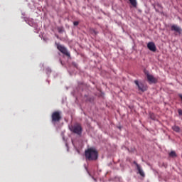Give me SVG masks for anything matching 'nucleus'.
<instances>
[{
    "label": "nucleus",
    "mask_w": 182,
    "mask_h": 182,
    "mask_svg": "<svg viewBox=\"0 0 182 182\" xmlns=\"http://www.w3.org/2000/svg\"><path fill=\"white\" fill-rule=\"evenodd\" d=\"M85 157L87 160H97V151L93 148H89L85 151Z\"/></svg>",
    "instance_id": "obj_1"
},
{
    "label": "nucleus",
    "mask_w": 182,
    "mask_h": 182,
    "mask_svg": "<svg viewBox=\"0 0 182 182\" xmlns=\"http://www.w3.org/2000/svg\"><path fill=\"white\" fill-rule=\"evenodd\" d=\"M70 132L75 133V134H77V136H82V125L80 124H76L75 125L71 126L69 127Z\"/></svg>",
    "instance_id": "obj_2"
},
{
    "label": "nucleus",
    "mask_w": 182,
    "mask_h": 182,
    "mask_svg": "<svg viewBox=\"0 0 182 182\" xmlns=\"http://www.w3.org/2000/svg\"><path fill=\"white\" fill-rule=\"evenodd\" d=\"M52 123L55 124V123H59L62 120V115L60 114V112L55 111L53 112L51 115Z\"/></svg>",
    "instance_id": "obj_3"
},
{
    "label": "nucleus",
    "mask_w": 182,
    "mask_h": 182,
    "mask_svg": "<svg viewBox=\"0 0 182 182\" xmlns=\"http://www.w3.org/2000/svg\"><path fill=\"white\" fill-rule=\"evenodd\" d=\"M57 49L61 52L63 55H65V56H68V58H70V53L68 51V49H66V47L57 44Z\"/></svg>",
    "instance_id": "obj_4"
},
{
    "label": "nucleus",
    "mask_w": 182,
    "mask_h": 182,
    "mask_svg": "<svg viewBox=\"0 0 182 182\" xmlns=\"http://www.w3.org/2000/svg\"><path fill=\"white\" fill-rule=\"evenodd\" d=\"M134 83L136 86H137L138 90L141 92H146V90H147V85H144L143 82H139V80H135Z\"/></svg>",
    "instance_id": "obj_5"
},
{
    "label": "nucleus",
    "mask_w": 182,
    "mask_h": 182,
    "mask_svg": "<svg viewBox=\"0 0 182 182\" xmlns=\"http://www.w3.org/2000/svg\"><path fill=\"white\" fill-rule=\"evenodd\" d=\"M145 75H146L149 83H157V79L154 77L153 75H150V73H149V71H145Z\"/></svg>",
    "instance_id": "obj_6"
},
{
    "label": "nucleus",
    "mask_w": 182,
    "mask_h": 182,
    "mask_svg": "<svg viewBox=\"0 0 182 182\" xmlns=\"http://www.w3.org/2000/svg\"><path fill=\"white\" fill-rule=\"evenodd\" d=\"M147 48L151 52H156V50H157V48L156 47V44H154L153 42L148 43Z\"/></svg>",
    "instance_id": "obj_7"
},
{
    "label": "nucleus",
    "mask_w": 182,
    "mask_h": 182,
    "mask_svg": "<svg viewBox=\"0 0 182 182\" xmlns=\"http://www.w3.org/2000/svg\"><path fill=\"white\" fill-rule=\"evenodd\" d=\"M171 31H174L175 32L179 33V35H181L182 29L176 25L171 26Z\"/></svg>",
    "instance_id": "obj_8"
},
{
    "label": "nucleus",
    "mask_w": 182,
    "mask_h": 182,
    "mask_svg": "<svg viewBox=\"0 0 182 182\" xmlns=\"http://www.w3.org/2000/svg\"><path fill=\"white\" fill-rule=\"evenodd\" d=\"M137 170L139 172V174L141 176V177H144V172L143 171V169H141V167H140V165H137Z\"/></svg>",
    "instance_id": "obj_9"
},
{
    "label": "nucleus",
    "mask_w": 182,
    "mask_h": 182,
    "mask_svg": "<svg viewBox=\"0 0 182 182\" xmlns=\"http://www.w3.org/2000/svg\"><path fill=\"white\" fill-rule=\"evenodd\" d=\"M132 6H137V1L136 0H129Z\"/></svg>",
    "instance_id": "obj_10"
},
{
    "label": "nucleus",
    "mask_w": 182,
    "mask_h": 182,
    "mask_svg": "<svg viewBox=\"0 0 182 182\" xmlns=\"http://www.w3.org/2000/svg\"><path fill=\"white\" fill-rule=\"evenodd\" d=\"M169 156H170V157H177V154H176V151H171L169 153Z\"/></svg>",
    "instance_id": "obj_11"
},
{
    "label": "nucleus",
    "mask_w": 182,
    "mask_h": 182,
    "mask_svg": "<svg viewBox=\"0 0 182 182\" xmlns=\"http://www.w3.org/2000/svg\"><path fill=\"white\" fill-rule=\"evenodd\" d=\"M90 32L92 35H97L98 32L96 31L94 28H90Z\"/></svg>",
    "instance_id": "obj_12"
},
{
    "label": "nucleus",
    "mask_w": 182,
    "mask_h": 182,
    "mask_svg": "<svg viewBox=\"0 0 182 182\" xmlns=\"http://www.w3.org/2000/svg\"><path fill=\"white\" fill-rule=\"evenodd\" d=\"M172 129L174 132H176V133H178V132H180V127H178V126H173Z\"/></svg>",
    "instance_id": "obj_13"
},
{
    "label": "nucleus",
    "mask_w": 182,
    "mask_h": 182,
    "mask_svg": "<svg viewBox=\"0 0 182 182\" xmlns=\"http://www.w3.org/2000/svg\"><path fill=\"white\" fill-rule=\"evenodd\" d=\"M149 116H150V119H151L152 120H156V116L154 115V114L150 113Z\"/></svg>",
    "instance_id": "obj_14"
},
{
    "label": "nucleus",
    "mask_w": 182,
    "mask_h": 182,
    "mask_svg": "<svg viewBox=\"0 0 182 182\" xmlns=\"http://www.w3.org/2000/svg\"><path fill=\"white\" fill-rule=\"evenodd\" d=\"M58 31L59 33H62V32H63V28H58Z\"/></svg>",
    "instance_id": "obj_15"
},
{
    "label": "nucleus",
    "mask_w": 182,
    "mask_h": 182,
    "mask_svg": "<svg viewBox=\"0 0 182 182\" xmlns=\"http://www.w3.org/2000/svg\"><path fill=\"white\" fill-rule=\"evenodd\" d=\"M73 25L74 26H77V25H79V21H74Z\"/></svg>",
    "instance_id": "obj_16"
},
{
    "label": "nucleus",
    "mask_w": 182,
    "mask_h": 182,
    "mask_svg": "<svg viewBox=\"0 0 182 182\" xmlns=\"http://www.w3.org/2000/svg\"><path fill=\"white\" fill-rule=\"evenodd\" d=\"M178 114H179L180 116H182V110H181V109H178Z\"/></svg>",
    "instance_id": "obj_17"
},
{
    "label": "nucleus",
    "mask_w": 182,
    "mask_h": 182,
    "mask_svg": "<svg viewBox=\"0 0 182 182\" xmlns=\"http://www.w3.org/2000/svg\"><path fill=\"white\" fill-rule=\"evenodd\" d=\"M41 36V38H42L43 39V41H45L46 40V38H45V36H43V34H42L41 36Z\"/></svg>",
    "instance_id": "obj_18"
},
{
    "label": "nucleus",
    "mask_w": 182,
    "mask_h": 182,
    "mask_svg": "<svg viewBox=\"0 0 182 182\" xmlns=\"http://www.w3.org/2000/svg\"><path fill=\"white\" fill-rule=\"evenodd\" d=\"M30 26H34L35 28L36 27V24H31V23H29Z\"/></svg>",
    "instance_id": "obj_19"
},
{
    "label": "nucleus",
    "mask_w": 182,
    "mask_h": 182,
    "mask_svg": "<svg viewBox=\"0 0 182 182\" xmlns=\"http://www.w3.org/2000/svg\"><path fill=\"white\" fill-rule=\"evenodd\" d=\"M134 164H135V166H136V168H137V166H139V164H137V162L134 161Z\"/></svg>",
    "instance_id": "obj_20"
}]
</instances>
